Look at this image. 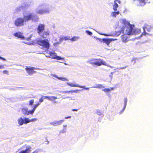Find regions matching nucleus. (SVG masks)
I'll use <instances>...</instances> for the list:
<instances>
[{"label":"nucleus","mask_w":153,"mask_h":153,"mask_svg":"<svg viewBox=\"0 0 153 153\" xmlns=\"http://www.w3.org/2000/svg\"><path fill=\"white\" fill-rule=\"evenodd\" d=\"M22 15L23 18L19 17L15 20L14 24L16 26L22 27L30 21L36 22L39 20V17L37 15L31 10H25L23 12Z\"/></svg>","instance_id":"1"},{"label":"nucleus","mask_w":153,"mask_h":153,"mask_svg":"<svg viewBox=\"0 0 153 153\" xmlns=\"http://www.w3.org/2000/svg\"><path fill=\"white\" fill-rule=\"evenodd\" d=\"M122 22L125 26L126 25L128 26L125 27L124 30L125 31H123L125 34H128V35H136L140 32V30L138 28H134V25H131L130 23L126 21L125 19H123L122 20Z\"/></svg>","instance_id":"2"},{"label":"nucleus","mask_w":153,"mask_h":153,"mask_svg":"<svg viewBox=\"0 0 153 153\" xmlns=\"http://www.w3.org/2000/svg\"><path fill=\"white\" fill-rule=\"evenodd\" d=\"M51 6L48 3H43L40 4L36 8L35 12L39 14L43 15L50 13Z\"/></svg>","instance_id":"3"},{"label":"nucleus","mask_w":153,"mask_h":153,"mask_svg":"<svg viewBox=\"0 0 153 153\" xmlns=\"http://www.w3.org/2000/svg\"><path fill=\"white\" fill-rule=\"evenodd\" d=\"M45 28V25L44 24H40L39 25L37 28V32L39 35L43 38H46L49 35L48 31H44Z\"/></svg>","instance_id":"4"},{"label":"nucleus","mask_w":153,"mask_h":153,"mask_svg":"<svg viewBox=\"0 0 153 153\" xmlns=\"http://www.w3.org/2000/svg\"><path fill=\"white\" fill-rule=\"evenodd\" d=\"M36 43L43 47L45 51H48L50 46L48 40L47 39L42 40L41 38H37L36 39Z\"/></svg>","instance_id":"5"},{"label":"nucleus","mask_w":153,"mask_h":153,"mask_svg":"<svg viewBox=\"0 0 153 153\" xmlns=\"http://www.w3.org/2000/svg\"><path fill=\"white\" fill-rule=\"evenodd\" d=\"M87 62L91 65H95L98 66L102 65H105V62L101 59H92L87 61Z\"/></svg>","instance_id":"6"},{"label":"nucleus","mask_w":153,"mask_h":153,"mask_svg":"<svg viewBox=\"0 0 153 153\" xmlns=\"http://www.w3.org/2000/svg\"><path fill=\"white\" fill-rule=\"evenodd\" d=\"M25 69L27 74L30 76L32 75L33 74L36 73V71H34V70H39V68H36L34 67L30 66H26Z\"/></svg>","instance_id":"7"},{"label":"nucleus","mask_w":153,"mask_h":153,"mask_svg":"<svg viewBox=\"0 0 153 153\" xmlns=\"http://www.w3.org/2000/svg\"><path fill=\"white\" fill-rule=\"evenodd\" d=\"M94 38H96V39L98 40L100 42L102 41L104 43H106L108 46L110 43L112 41L114 40L113 39H109L108 38H103L102 39L97 37H94Z\"/></svg>","instance_id":"8"},{"label":"nucleus","mask_w":153,"mask_h":153,"mask_svg":"<svg viewBox=\"0 0 153 153\" xmlns=\"http://www.w3.org/2000/svg\"><path fill=\"white\" fill-rule=\"evenodd\" d=\"M49 54L51 56V58L52 59H56L58 60L64 59V58L61 57L60 56L57 55V54L54 51L49 52Z\"/></svg>","instance_id":"9"},{"label":"nucleus","mask_w":153,"mask_h":153,"mask_svg":"<svg viewBox=\"0 0 153 153\" xmlns=\"http://www.w3.org/2000/svg\"><path fill=\"white\" fill-rule=\"evenodd\" d=\"M31 110H28V108L26 107H23L22 109V114L25 116H27L29 114L32 115L33 113L31 112Z\"/></svg>","instance_id":"10"},{"label":"nucleus","mask_w":153,"mask_h":153,"mask_svg":"<svg viewBox=\"0 0 153 153\" xmlns=\"http://www.w3.org/2000/svg\"><path fill=\"white\" fill-rule=\"evenodd\" d=\"M30 4L27 3H25L22 6H19L17 7L16 9L15 10L16 12H19L21 10H22L25 9H26L28 8Z\"/></svg>","instance_id":"11"},{"label":"nucleus","mask_w":153,"mask_h":153,"mask_svg":"<svg viewBox=\"0 0 153 153\" xmlns=\"http://www.w3.org/2000/svg\"><path fill=\"white\" fill-rule=\"evenodd\" d=\"M27 118L21 117L18 119V123L20 126H22L23 124H27Z\"/></svg>","instance_id":"12"},{"label":"nucleus","mask_w":153,"mask_h":153,"mask_svg":"<svg viewBox=\"0 0 153 153\" xmlns=\"http://www.w3.org/2000/svg\"><path fill=\"white\" fill-rule=\"evenodd\" d=\"M64 121V120H55L52 122H50V124L54 126H57L61 125Z\"/></svg>","instance_id":"13"},{"label":"nucleus","mask_w":153,"mask_h":153,"mask_svg":"<svg viewBox=\"0 0 153 153\" xmlns=\"http://www.w3.org/2000/svg\"><path fill=\"white\" fill-rule=\"evenodd\" d=\"M13 36L22 40H25V38L22 35V33L20 32L15 33L13 34Z\"/></svg>","instance_id":"14"},{"label":"nucleus","mask_w":153,"mask_h":153,"mask_svg":"<svg viewBox=\"0 0 153 153\" xmlns=\"http://www.w3.org/2000/svg\"><path fill=\"white\" fill-rule=\"evenodd\" d=\"M31 147L30 146H28L27 147L25 150H22L18 153H29L31 151ZM17 151L16 153H17Z\"/></svg>","instance_id":"15"},{"label":"nucleus","mask_w":153,"mask_h":153,"mask_svg":"<svg viewBox=\"0 0 153 153\" xmlns=\"http://www.w3.org/2000/svg\"><path fill=\"white\" fill-rule=\"evenodd\" d=\"M125 27H123V28H121V30H120L118 31H117L116 32V33L115 34V35L117 36H119L120 35L121 33H123V35H128V34H125L123 33V31H125V30H124L125 29Z\"/></svg>","instance_id":"16"},{"label":"nucleus","mask_w":153,"mask_h":153,"mask_svg":"<svg viewBox=\"0 0 153 153\" xmlns=\"http://www.w3.org/2000/svg\"><path fill=\"white\" fill-rule=\"evenodd\" d=\"M127 99L126 97L124 98V107L120 111V112L119 113L120 114H122L124 110H125L126 107L127 105Z\"/></svg>","instance_id":"17"},{"label":"nucleus","mask_w":153,"mask_h":153,"mask_svg":"<svg viewBox=\"0 0 153 153\" xmlns=\"http://www.w3.org/2000/svg\"><path fill=\"white\" fill-rule=\"evenodd\" d=\"M45 97V98L47 99L48 100L51 101L57 98V97L53 96H46V97Z\"/></svg>","instance_id":"18"},{"label":"nucleus","mask_w":153,"mask_h":153,"mask_svg":"<svg viewBox=\"0 0 153 153\" xmlns=\"http://www.w3.org/2000/svg\"><path fill=\"white\" fill-rule=\"evenodd\" d=\"M119 14L120 12L119 11H114L111 12V16L112 17H116Z\"/></svg>","instance_id":"19"},{"label":"nucleus","mask_w":153,"mask_h":153,"mask_svg":"<svg viewBox=\"0 0 153 153\" xmlns=\"http://www.w3.org/2000/svg\"><path fill=\"white\" fill-rule=\"evenodd\" d=\"M118 5L117 3L114 1V4L113 6V9L114 11H117V8L118 7Z\"/></svg>","instance_id":"20"},{"label":"nucleus","mask_w":153,"mask_h":153,"mask_svg":"<svg viewBox=\"0 0 153 153\" xmlns=\"http://www.w3.org/2000/svg\"><path fill=\"white\" fill-rule=\"evenodd\" d=\"M67 84L69 86L73 87H79V85H76L72 83L67 82Z\"/></svg>","instance_id":"21"},{"label":"nucleus","mask_w":153,"mask_h":153,"mask_svg":"<svg viewBox=\"0 0 153 153\" xmlns=\"http://www.w3.org/2000/svg\"><path fill=\"white\" fill-rule=\"evenodd\" d=\"M40 105V104L38 102L37 104L35 105H33V107L32 110H31V111H30L31 112H33V113H34V111H35L36 108Z\"/></svg>","instance_id":"22"},{"label":"nucleus","mask_w":153,"mask_h":153,"mask_svg":"<svg viewBox=\"0 0 153 153\" xmlns=\"http://www.w3.org/2000/svg\"><path fill=\"white\" fill-rule=\"evenodd\" d=\"M79 37L77 36H73L72 38H70V39L69 40H71L72 42L76 41L78 39H79Z\"/></svg>","instance_id":"23"},{"label":"nucleus","mask_w":153,"mask_h":153,"mask_svg":"<svg viewBox=\"0 0 153 153\" xmlns=\"http://www.w3.org/2000/svg\"><path fill=\"white\" fill-rule=\"evenodd\" d=\"M28 120H27V123H28L30 122H34L37 120L36 118H33L31 119H29L28 118H27Z\"/></svg>","instance_id":"24"},{"label":"nucleus","mask_w":153,"mask_h":153,"mask_svg":"<svg viewBox=\"0 0 153 153\" xmlns=\"http://www.w3.org/2000/svg\"><path fill=\"white\" fill-rule=\"evenodd\" d=\"M97 87L98 88L101 89L105 88V86L102 84H98Z\"/></svg>","instance_id":"25"},{"label":"nucleus","mask_w":153,"mask_h":153,"mask_svg":"<svg viewBox=\"0 0 153 153\" xmlns=\"http://www.w3.org/2000/svg\"><path fill=\"white\" fill-rule=\"evenodd\" d=\"M122 41L124 42H126L128 41V40L127 37L126 36H123L122 37Z\"/></svg>","instance_id":"26"},{"label":"nucleus","mask_w":153,"mask_h":153,"mask_svg":"<svg viewBox=\"0 0 153 153\" xmlns=\"http://www.w3.org/2000/svg\"><path fill=\"white\" fill-rule=\"evenodd\" d=\"M46 97V96H44L42 95V97L39 99V101L38 102V103H39L40 104V103L42 102L43 101V99H45V97Z\"/></svg>","instance_id":"27"},{"label":"nucleus","mask_w":153,"mask_h":153,"mask_svg":"<svg viewBox=\"0 0 153 153\" xmlns=\"http://www.w3.org/2000/svg\"><path fill=\"white\" fill-rule=\"evenodd\" d=\"M67 128H63L62 130H61L59 132V133L60 134L65 133L67 131Z\"/></svg>","instance_id":"28"},{"label":"nucleus","mask_w":153,"mask_h":153,"mask_svg":"<svg viewBox=\"0 0 153 153\" xmlns=\"http://www.w3.org/2000/svg\"><path fill=\"white\" fill-rule=\"evenodd\" d=\"M149 27V26H146L144 27H143V30H144V32L145 34H146V31H145V29H146L147 30V31H150V28H149V29L147 28H148V27Z\"/></svg>","instance_id":"29"},{"label":"nucleus","mask_w":153,"mask_h":153,"mask_svg":"<svg viewBox=\"0 0 153 153\" xmlns=\"http://www.w3.org/2000/svg\"><path fill=\"white\" fill-rule=\"evenodd\" d=\"M96 113L99 116L103 115V113L100 110H97V111Z\"/></svg>","instance_id":"30"},{"label":"nucleus","mask_w":153,"mask_h":153,"mask_svg":"<svg viewBox=\"0 0 153 153\" xmlns=\"http://www.w3.org/2000/svg\"><path fill=\"white\" fill-rule=\"evenodd\" d=\"M63 40L65 41L69 40L70 39V37L69 36H62Z\"/></svg>","instance_id":"31"},{"label":"nucleus","mask_w":153,"mask_h":153,"mask_svg":"<svg viewBox=\"0 0 153 153\" xmlns=\"http://www.w3.org/2000/svg\"><path fill=\"white\" fill-rule=\"evenodd\" d=\"M58 79L61 80L63 81H68V79H67L65 77H59Z\"/></svg>","instance_id":"32"},{"label":"nucleus","mask_w":153,"mask_h":153,"mask_svg":"<svg viewBox=\"0 0 153 153\" xmlns=\"http://www.w3.org/2000/svg\"><path fill=\"white\" fill-rule=\"evenodd\" d=\"M102 90L105 92H109L111 91V90L109 88H104Z\"/></svg>","instance_id":"33"},{"label":"nucleus","mask_w":153,"mask_h":153,"mask_svg":"<svg viewBox=\"0 0 153 153\" xmlns=\"http://www.w3.org/2000/svg\"><path fill=\"white\" fill-rule=\"evenodd\" d=\"M85 32L88 35L91 36L92 34V33L89 30H85Z\"/></svg>","instance_id":"34"},{"label":"nucleus","mask_w":153,"mask_h":153,"mask_svg":"<svg viewBox=\"0 0 153 153\" xmlns=\"http://www.w3.org/2000/svg\"><path fill=\"white\" fill-rule=\"evenodd\" d=\"M79 88H83L84 89L86 90H89V88L88 87H85V86H80L79 85Z\"/></svg>","instance_id":"35"},{"label":"nucleus","mask_w":153,"mask_h":153,"mask_svg":"<svg viewBox=\"0 0 153 153\" xmlns=\"http://www.w3.org/2000/svg\"><path fill=\"white\" fill-rule=\"evenodd\" d=\"M62 94H67L71 92V91H62L60 92Z\"/></svg>","instance_id":"36"},{"label":"nucleus","mask_w":153,"mask_h":153,"mask_svg":"<svg viewBox=\"0 0 153 153\" xmlns=\"http://www.w3.org/2000/svg\"><path fill=\"white\" fill-rule=\"evenodd\" d=\"M29 105H33L34 103V100H30L29 102Z\"/></svg>","instance_id":"37"},{"label":"nucleus","mask_w":153,"mask_h":153,"mask_svg":"<svg viewBox=\"0 0 153 153\" xmlns=\"http://www.w3.org/2000/svg\"><path fill=\"white\" fill-rule=\"evenodd\" d=\"M41 149H37L35 151H34L33 153H38L39 152H40L41 151Z\"/></svg>","instance_id":"38"},{"label":"nucleus","mask_w":153,"mask_h":153,"mask_svg":"<svg viewBox=\"0 0 153 153\" xmlns=\"http://www.w3.org/2000/svg\"><path fill=\"white\" fill-rule=\"evenodd\" d=\"M81 90H78V89H76V90H71V92H75V93H77L78 92V91H80Z\"/></svg>","instance_id":"39"},{"label":"nucleus","mask_w":153,"mask_h":153,"mask_svg":"<svg viewBox=\"0 0 153 153\" xmlns=\"http://www.w3.org/2000/svg\"><path fill=\"white\" fill-rule=\"evenodd\" d=\"M127 67H128L127 66H126L125 67H121V68H117V69H124L126 68Z\"/></svg>","instance_id":"40"},{"label":"nucleus","mask_w":153,"mask_h":153,"mask_svg":"<svg viewBox=\"0 0 153 153\" xmlns=\"http://www.w3.org/2000/svg\"><path fill=\"white\" fill-rule=\"evenodd\" d=\"M114 1L116 3H118L119 4H120L121 3V1L119 0H115Z\"/></svg>","instance_id":"41"},{"label":"nucleus","mask_w":153,"mask_h":153,"mask_svg":"<svg viewBox=\"0 0 153 153\" xmlns=\"http://www.w3.org/2000/svg\"><path fill=\"white\" fill-rule=\"evenodd\" d=\"M52 76L54 77H55L56 78H57V79H59V77L58 76H57L56 75V74H52Z\"/></svg>","instance_id":"42"},{"label":"nucleus","mask_w":153,"mask_h":153,"mask_svg":"<svg viewBox=\"0 0 153 153\" xmlns=\"http://www.w3.org/2000/svg\"><path fill=\"white\" fill-rule=\"evenodd\" d=\"M136 58H134L131 60L132 62L134 61V63L133 64H134L136 63Z\"/></svg>","instance_id":"43"},{"label":"nucleus","mask_w":153,"mask_h":153,"mask_svg":"<svg viewBox=\"0 0 153 153\" xmlns=\"http://www.w3.org/2000/svg\"><path fill=\"white\" fill-rule=\"evenodd\" d=\"M62 41H63L62 37H60L59 39V42L60 43Z\"/></svg>","instance_id":"44"},{"label":"nucleus","mask_w":153,"mask_h":153,"mask_svg":"<svg viewBox=\"0 0 153 153\" xmlns=\"http://www.w3.org/2000/svg\"><path fill=\"white\" fill-rule=\"evenodd\" d=\"M98 84H95L94 86L91 87L92 88H97V85Z\"/></svg>","instance_id":"45"},{"label":"nucleus","mask_w":153,"mask_h":153,"mask_svg":"<svg viewBox=\"0 0 153 153\" xmlns=\"http://www.w3.org/2000/svg\"><path fill=\"white\" fill-rule=\"evenodd\" d=\"M4 68V67L3 65H0V69H2Z\"/></svg>","instance_id":"46"},{"label":"nucleus","mask_w":153,"mask_h":153,"mask_svg":"<svg viewBox=\"0 0 153 153\" xmlns=\"http://www.w3.org/2000/svg\"><path fill=\"white\" fill-rule=\"evenodd\" d=\"M3 73L4 74H8V71L7 70H4L3 71Z\"/></svg>","instance_id":"47"},{"label":"nucleus","mask_w":153,"mask_h":153,"mask_svg":"<svg viewBox=\"0 0 153 153\" xmlns=\"http://www.w3.org/2000/svg\"><path fill=\"white\" fill-rule=\"evenodd\" d=\"M0 59H2L4 61H6V59L1 56H0Z\"/></svg>","instance_id":"48"},{"label":"nucleus","mask_w":153,"mask_h":153,"mask_svg":"<svg viewBox=\"0 0 153 153\" xmlns=\"http://www.w3.org/2000/svg\"><path fill=\"white\" fill-rule=\"evenodd\" d=\"M95 31L97 32L98 33H99L100 34V35H105V36H109L108 35H107V34H102V33H100L99 32H97V31H96V30H95Z\"/></svg>","instance_id":"49"},{"label":"nucleus","mask_w":153,"mask_h":153,"mask_svg":"<svg viewBox=\"0 0 153 153\" xmlns=\"http://www.w3.org/2000/svg\"><path fill=\"white\" fill-rule=\"evenodd\" d=\"M71 116H68V117H65V119H70L71 118Z\"/></svg>","instance_id":"50"},{"label":"nucleus","mask_w":153,"mask_h":153,"mask_svg":"<svg viewBox=\"0 0 153 153\" xmlns=\"http://www.w3.org/2000/svg\"><path fill=\"white\" fill-rule=\"evenodd\" d=\"M113 75H111V74H110V75H109V77H110V78H111V80H112V77H113Z\"/></svg>","instance_id":"51"},{"label":"nucleus","mask_w":153,"mask_h":153,"mask_svg":"<svg viewBox=\"0 0 153 153\" xmlns=\"http://www.w3.org/2000/svg\"><path fill=\"white\" fill-rule=\"evenodd\" d=\"M79 110V109H72V111H77Z\"/></svg>","instance_id":"52"},{"label":"nucleus","mask_w":153,"mask_h":153,"mask_svg":"<svg viewBox=\"0 0 153 153\" xmlns=\"http://www.w3.org/2000/svg\"><path fill=\"white\" fill-rule=\"evenodd\" d=\"M67 127V125H63V128H66V127Z\"/></svg>","instance_id":"53"},{"label":"nucleus","mask_w":153,"mask_h":153,"mask_svg":"<svg viewBox=\"0 0 153 153\" xmlns=\"http://www.w3.org/2000/svg\"><path fill=\"white\" fill-rule=\"evenodd\" d=\"M107 66H108L110 68H114V67L113 66H111L109 65H107Z\"/></svg>","instance_id":"54"},{"label":"nucleus","mask_w":153,"mask_h":153,"mask_svg":"<svg viewBox=\"0 0 153 153\" xmlns=\"http://www.w3.org/2000/svg\"><path fill=\"white\" fill-rule=\"evenodd\" d=\"M60 43L59 42H56L55 44H56V45H58Z\"/></svg>","instance_id":"55"},{"label":"nucleus","mask_w":153,"mask_h":153,"mask_svg":"<svg viewBox=\"0 0 153 153\" xmlns=\"http://www.w3.org/2000/svg\"><path fill=\"white\" fill-rule=\"evenodd\" d=\"M111 90H113L114 89V88L113 87L111 88Z\"/></svg>","instance_id":"56"},{"label":"nucleus","mask_w":153,"mask_h":153,"mask_svg":"<svg viewBox=\"0 0 153 153\" xmlns=\"http://www.w3.org/2000/svg\"><path fill=\"white\" fill-rule=\"evenodd\" d=\"M46 57H48V58H51V56H50V55L49 56H46Z\"/></svg>","instance_id":"57"},{"label":"nucleus","mask_w":153,"mask_h":153,"mask_svg":"<svg viewBox=\"0 0 153 153\" xmlns=\"http://www.w3.org/2000/svg\"><path fill=\"white\" fill-rule=\"evenodd\" d=\"M114 72H111L110 73V74H111V75H113V74H114Z\"/></svg>","instance_id":"58"},{"label":"nucleus","mask_w":153,"mask_h":153,"mask_svg":"<svg viewBox=\"0 0 153 153\" xmlns=\"http://www.w3.org/2000/svg\"><path fill=\"white\" fill-rule=\"evenodd\" d=\"M64 64H65V65H68V64H67L66 63H64Z\"/></svg>","instance_id":"59"},{"label":"nucleus","mask_w":153,"mask_h":153,"mask_svg":"<svg viewBox=\"0 0 153 153\" xmlns=\"http://www.w3.org/2000/svg\"><path fill=\"white\" fill-rule=\"evenodd\" d=\"M22 149V148H20V149H19L18 150V151H19L21 149Z\"/></svg>","instance_id":"60"},{"label":"nucleus","mask_w":153,"mask_h":153,"mask_svg":"<svg viewBox=\"0 0 153 153\" xmlns=\"http://www.w3.org/2000/svg\"><path fill=\"white\" fill-rule=\"evenodd\" d=\"M47 142H48V144L49 143V142L48 141V140H47Z\"/></svg>","instance_id":"61"},{"label":"nucleus","mask_w":153,"mask_h":153,"mask_svg":"<svg viewBox=\"0 0 153 153\" xmlns=\"http://www.w3.org/2000/svg\"><path fill=\"white\" fill-rule=\"evenodd\" d=\"M70 97H66V98H69Z\"/></svg>","instance_id":"62"}]
</instances>
